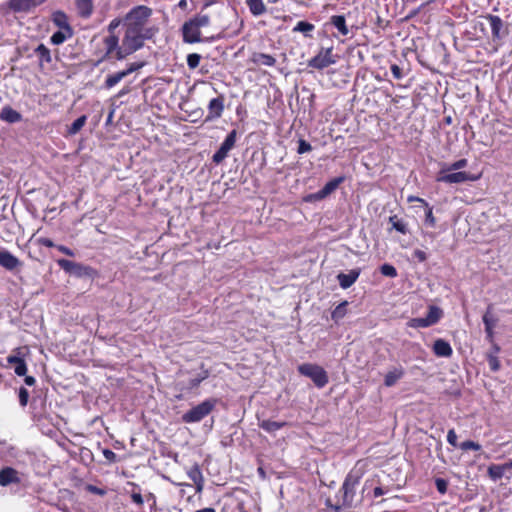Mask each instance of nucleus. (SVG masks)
<instances>
[{"instance_id":"obj_42","label":"nucleus","mask_w":512,"mask_h":512,"mask_svg":"<svg viewBox=\"0 0 512 512\" xmlns=\"http://www.w3.org/2000/svg\"><path fill=\"white\" fill-rule=\"evenodd\" d=\"M467 164H468L467 159L462 158V159H459V160L451 163L450 165H445L443 168L446 170L459 171L460 169L465 168L467 166Z\"/></svg>"},{"instance_id":"obj_14","label":"nucleus","mask_w":512,"mask_h":512,"mask_svg":"<svg viewBox=\"0 0 512 512\" xmlns=\"http://www.w3.org/2000/svg\"><path fill=\"white\" fill-rule=\"evenodd\" d=\"M224 95H219L216 98H213L208 103V114L205 118V122H210L215 119H218L222 116L224 111Z\"/></svg>"},{"instance_id":"obj_54","label":"nucleus","mask_w":512,"mask_h":512,"mask_svg":"<svg viewBox=\"0 0 512 512\" xmlns=\"http://www.w3.org/2000/svg\"><path fill=\"white\" fill-rule=\"evenodd\" d=\"M37 243L39 245H42V246H45V247H48V248H52V247H55L56 248V244L49 238H46V237H40L37 239Z\"/></svg>"},{"instance_id":"obj_8","label":"nucleus","mask_w":512,"mask_h":512,"mask_svg":"<svg viewBox=\"0 0 512 512\" xmlns=\"http://www.w3.org/2000/svg\"><path fill=\"white\" fill-rule=\"evenodd\" d=\"M478 177L464 171H452L442 168L436 177L437 182L446 184H459L475 181Z\"/></svg>"},{"instance_id":"obj_24","label":"nucleus","mask_w":512,"mask_h":512,"mask_svg":"<svg viewBox=\"0 0 512 512\" xmlns=\"http://www.w3.org/2000/svg\"><path fill=\"white\" fill-rule=\"evenodd\" d=\"M75 4L78 10V14L82 18H89L93 13V1L92 0H75Z\"/></svg>"},{"instance_id":"obj_57","label":"nucleus","mask_w":512,"mask_h":512,"mask_svg":"<svg viewBox=\"0 0 512 512\" xmlns=\"http://www.w3.org/2000/svg\"><path fill=\"white\" fill-rule=\"evenodd\" d=\"M390 69H391V73H392V75H393V77L395 79H401L402 78V76H403L402 75V70H401V68L398 65L393 64Z\"/></svg>"},{"instance_id":"obj_39","label":"nucleus","mask_w":512,"mask_h":512,"mask_svg":"<svg viewBox=\"0 0 512 512\" xmlns=\"http://www.w3.org/2000/svg\"><path fill=\"white\" fill-rule=\"evenodd\" d=\"M315 26L312 23H309L307 21H299L296 26L293 28L294 32H302L304 34H307L311 31H313Z\"/></svg>"},{"instance_id":"obj_25","label":"nucleus","mask_w":512,"mask_h":512,"mask_svg":"<svg viewBox=\"0 0 512 512\" xmlns=\"http://www.w3.org/2000/svg\"><path fill=\"white\" fill-rule=\"evenodd\" d=\"M330 23L338 30V32L342 36H347L349 34V29L346 24V19L344 15H333L330 17Z\"/></svg>"},{"instance_id":"obj_6","label":"nucleus","mask_w":512,"mask_h":512,"mask_svg":"<svg viewBox=\"0 0 512 512\" xmlns=\"http://www.w3.org/2000/svg\"><path fill=\"white\" fill-rule=\"evenodd\" d=\"M298 372L313 381L316 387L323 388L329 381L327 372L321 366L304 363L298 366Z\"/></svg>"},{"instance_id":"obj_16","label":"nucleus","mask_w":512,"mask_h":512,"mask_svg":"<svg viewBox=\"0 0 512 512\" xmlns=\"http://www.w3.org/2000/svg\"><path fill=\"white\" fill-rule=\"evenodd\" d=\"M344 180L345 177L340 176L328 181L319 191L311 195V197H313L316 200L326 198L328 195L334 192L339 187V185L344 182Z\"/></svg>"},{"instance_id":"obj_33","label":"nucleus","mask_w":512,"mask_h":512,"mask_svg":"<svg viewBox=\"0 0 512 512\" xmlns=\"http://www.w3.org/2000/svg\"><path fill=\"white\" fill-rule=\"evenodd\" d=\"M442 310L437 306H429L427 315L425 316L426 320L428 321L429 325L432 326L436 324L440 318L442 317Z\"/></svg>"},{"instance_id":"obj_32","label":"nucleus","mask_w":512,"mask_h":512,"mask_svg":"<svg viewBox=\"0 0 512 512\" xmlns=\"http://www.w3.org/2000/svg\"><path fill=\"white\" fill-rule=\"evenodd\" d=\"M34 52L39 57L41 66L43 63H50L52 61L50 50L44 44H39Z\"/></svg>"},{"instance_id":"obj_55","label":"nucleus","mask_w":512,"mask_h":512,"mask_svg":"<svg viewBox=\"0 0 512 512\" xmlns=\"http://www.w3.org/2000/svg\"><path fill=\"white\" fill-rule=\"evenodd\" d=\"M131 499H132V501H133L135 504H137V505H139V506H142V505H143V503H144L143 496L141 495V493H140V492H135V491H133V492L131 493Z\"/></svg>"},{"instance_id":"obj_17","label":"nucleus","mask_w":512,"mask_h":512,"mask_svg":"<svg viewBox=\"0 0 512 512\" xmlns=\"http://www.w3.org/2000/svg\"><path fill=\"white\" fill-rule=\"evenodd\" d=\"M405 376V368L398 364L388 369L384 376V385L386 387H393L396 383Z\"/></svg>"},{"instance_id":"obj_31","label":"nucleus","mask_w":512,"mask_h":512,"mask_svg":"<svg viewBox=\"0 0 512 512\" xmlns=\"http://www.w3.org/2000/svg\"><path fill=\"white\" fill-rule=\"evenodd\" d=\"M73 35L72 30H59L52 34L50 41L53 45H60Z\"/></svg>"},{"instance_id":"obj_41","label":"nucleus","mask_w":512,"mask_h":512,"mask_svg":"<svg viewBox=\"0 0 512 512\" xmlns=\"http://www.w3.org/2000/svg\"><path fill=\"white\" fill-rule=\"evenodd\" d=\"M408 326L411 328H426V327H429L430 325L425 317H420V318H412L408 322Z\"/></svg>"},{"instance_id":"obj_11","label":"nucleus","mask_w":512,"mask_h":512,"mask_svg":"<svg viewBox=\"0 0 512 512\" xmlns=\"http://www.w3.org/2000/svg\"><path fill=\"white\" fill-rule=\"evenodd\" d=\"M237 130L233 129L226 136L225 140L220 145L219 149L213 154L212 161L215 164H220L234 148L237 141Z\"/></svg>"},{"instance_id":"obj_62","label":"nucleus","mask_w":512,"mask_h":512,"mask_svg":"<svg viewBox=\"0 0 512 512\" xmlns=\"http://www.w3.org/2000/svg\"><path fill=\"white\" fill-rule=\"evenodd\" d=\"M485 333H486L487 340L493 343V341H494V328L485 327Z\"/></svg>"},{"instance_id":"obj_59","label":"nucleus","mask_w":512,"mask_h":512,"mask_svg":"<svg viewBox=\"0 0 512 512\" xmlns=\"http://www.w3.org/2000/svg\"><path fill=\"white\" fill-rule=\"evenodd\" d=\"M413 255L420 262H424L427 259L426 253L424 251H422V250H419V249L415 250Z\"/></svg>"},{"instance_id":"obj_64","label":"nucleus","mask_w":512,"mask_h":512,"mask_svg":"<svg viewBox=\"0 0 512 512\" xmlns=\"http://www.w3.org/2000/svg\"><path fill=\"white\" fill-rule=\"evenodd\" d=\"M374 497L378 498L385 494V491L382 487H375L373 491Z\"/></svg>"},{"instance_id":"obj_15","label":"nucleus","mask_w":512,"mask_h":512,"mask_svg":"<svg viewBox=\"0 0 512 512\" xmlns=\"http://www.w3.org/2000/svg\"><path fill=\"white\" fill-rule=\"evenodd\" d=\"M20 473L12 467H4L0 470V486L7 487L11 484H20Z\"/></svg>"},{"instance_id":"obj_36","label":"nucleus","mask_w":512,"mask_h":512,"mask_svg":"<svg viewBox=\"0 0 512 512\" xmlns=\"http://www.w3.org/2000/svg\"><path fill=\"white\" fill-rule=\"evenodd\" d=\"M482 321L485 327L494 328L496 326L497 318L492 314V305L487 307V310L482 317Z\"/></svg>"},{"instance_id":"obj_48","label":"nucleus","mask_w":512,"mask_h":512,"mask_svg":"<svg viewBox=\"0 0 512 512\" xmlns=\"http://www.w3.org/2000/svg\"><path fill=\"white\" fill-rule=\"evenodd\" d=\"M18 396H19L20 405L22 407H25L27 405L28 399H29V392H28V390L26 388H24V387H21L19 389Z\"/></svg>"},{"instance_id":"obj_51","label":"nucleus","mask_w":512,"mask_h":512,"mask_svg":"<svg viewBox=\"0 0 512 512\" xmlns=\"http://www.w3.org/2000/svg\"><path fill=\"white\" fill-rule=\"evenodd\" d=\"M102 453L109 463H115L117 461V455L112 450L106 448L102 450Z\"/></svg>"},{"instance_id":"obj_21","label":"nucleus","mask_w":512,"mask_h":512,"mask_svg":"<svg viewBox=\"0 0 512 512\" xmlns=\"http://www.w3.org/2000/svg\"><path fill=\"white\" fill-rule=\"evenodd\" d=\"M0 119L9 124H14L22 121L21 113L13 109L11 106L6 105L0 111Z\"/></svg>"},{"instance_id":"obj_30","label":"nucleus","mask_w":512,"mask_h":512,"mask_svg":"<svg viewBox=\"0 0 512 512\" xmlns=\"http://www.w3.org/2000/svg\"><path fill=\"white\" fill-rule=\"evenodd\" d=\"M53 22L61 30H72L66 14L62 11H56L53 14Z\"/></svg>"},{"instance_id":"obj_26","label":"nucleus","mask_w":512,"mask_h":512,"mask_svg":"<svg viewBox=\"0 0 512 512\" xmlns=\"http://www.w3.org/2000/svg\"><path fill=\"white\" fill-rule=\"evenodd\" d=\"M245 2L253 16H261L267 11L263 0H246Z\"/></svg>"},{"instance_id":"obj_44","label":"nucleus","mask_w":512,"mask_h":512,"mask_svg":"<svg viewBox=\"0 0 512 512\" xmlns=\"http://www.w3.org/2000/svg\"><path fill=\"white\" fill-rule=\"evenodd\" d=\"M201 60V55L197 53H191L187 56V65L189 69H195L198 67Z\"/></svg>"},{"instance_id":"obj_4","label":"nucleus","mask_w":512,"mask_h":512,"mask_svg":"<svg viewBox=\"0 0 512 512\" xmlns=\"http://www.w3.org/2000/svg\"><path fill=\"white\" fill-rule=\"evenodd\" d=\"M219 400L217 398H208L192 407L182 415L184 423H197L207 417L217 406Z\"/></svg>"},{"instance_id":"obj_63","label":"nucleus","mask_w":512,"mask_h":512,"mask_svg":"<svg viewBox=\"0 0 512 512\" xmlns=\"http://www.w3.org/2000/svg\"><path fill=\"white\" fill-rule=\"evenodd\" d=\"M407 200H408V202L418 201V202L422 203L425 207H428V203L422 198H419L416 196H409Z\"/></svg>"},{"instance_id":"obj_19","label":"nucleus","mask_w":512,"mask_h":512,"mask_svg":"<svg viewBox=\"0 0 512 512\" xmlns=\"http://www.w3.org/2000/svg\"><path fill=\"white\" fill-rule=\"evenodd\" d=\"M361 270L359 268L352 269L348 273H339L337 280L342 289L350 288L359 278Z\"/></svg>"},{"instance_id":"obj_53","label":"nucleus","mask_w":512,"mask_h":512,"mask_svg":"<svg viewBox=\"0 0 512 512\" xmlns=\"http://www.w3.org/2000/svg\"><path fill=\"white\" fill-rule=\"evenodd\" d=\"M121 23H123V19H122V20H121V19H119V18H115V19H113V20L109 23V25H108V27H107V30H108L109 34H115V29H116V28H117Z\"/></svg>"},{"instance_id":"obj_45","label":"nucleus","mask_w":512,"mask_h":512,"mask_svg":"<svg viewBox=\"0 0 512 512\" xmlns=\"http://www.w3.org/2000/svg\"><path fill=\"white\" fill-rule=\"evenodd\" d=\"M487 361H488V364H489V367L490 369L493 371V372H496L500 369V361L498 359V357L495 355V354H488L487 355Z\"/></svg>"},{"instance_id":"obj_60","label":"nucleus","mask_w":512,"mask_h":512,"mask_svg":"<svg viewBox=\"0 0 512 512\" xmlns=\"http://www.w3.org/2000/svg\"><path fill=\"white\" fill-rule=\"evenodd\" d=\"M87 489H88L89 492L97 494V495H100V496H103L106 493L103 489L98 488V487L93 486V485H89Z\"/></svg>"},{"instance_id":"obj_3","label":"nucleus","mask_w":512,"mask_h":512,"mask_svg":"<svg viewBox=\"0 0 512 512\" xmlns=\"http://www.w3.org/2000/svg\"><path fill=\"white\" fill-rule=\"evenodd\" d=\"M153 37L140 31L125 28V34L122 39V51H120L119 56L127 57L133 54L144 46L146 40Z\"/></svg>"},{"instance_id":"obj_23","label":"nucleus","mask_w":512,"mask_h":512,"mask_svg":"<svg viewBox=\"0 0 512 512\" xmlns=\"http://www.w3.org/2000/svg\"><path fill=\"white\" fill-rule=\"evenodd\" d=\"M506 469H510V466H508V462L505 464H501V465L492 464L488 467L487 473H488V476L493 481H498L499 479H501L504 476Z\"/></svg>"},{"instance_id":"obj_27","label":"nucleus","mask_w":512,"mask_h":512,"mask_svg":"<svg viewBox=\"0 0 512 512\" xmlns=\"http://www.w3.org/2000/svg\"><path fill=\"white\" fill-rule=\"evenodd\" d=\"M259 427L268 433H274L287 425L286 422H278L272 420H262L259 422Z\"/></svg>"},{"instance_id":"obj_37","label":"nucleus","mask_w":512,"mask_h":512,"mask_svg":"<svg viewBox=\"0 0 512 512\" xmlns=\"http://www.w3.org/2000/svg\"><path fill=\"white\" fill-rule=\"evenodd\" d=\"M389 221L392 224V227L396 231H398V232H400L402 234H407L408 233V229H407L406 223L403 220L399 219L396 215L389 217Z\"/></svg>"},{"instance_id":"obj_47","label":"nucleus","mask_w":512,"mask_h":512,"mask_svg":"<svg viewBox=\"0 0 512 512\" xmlns=\"http://www.w3.org/2000/svg\"><path fill=\"white\" fill-rule=\"evenodd\" d=\"M311 150H312V146H311L310 143H308L304 139H299V141H298V149H297V152L299 154H304V153H307V152H309Z\"/></svg>"},{"instance_id":"obj_34","label":"nucleus","mask_w":512,"mask_h":512,"mask_svg":"<svg viewBox=\"0 0 512 512\" xmlns=\"http://www.w3.org/2000/svg\"><path fill=\"white\" fill-rule=\"evenodd\" d=\"M348 302L343 301L339 305L335 307V309L331 313V318L335 323H338L341 319H343L347 313Z\"/></svg>"},{"instance_id":"obj_49","label":"nucleus","mask_w":512,"mask_h":512,"mask_svg":"<svg viewBox=\"0 0 512 512\" xmlns=\"http://www.w3.org/2000/svg\"><path fill=\"white\" fill-rule=\"evenodd\" d=\"M425 223L430 227H434L436 224L435 217L433 215L432 207H427V211L425 213Z\"/></svg>"},{"instance_id":"obj_43","label":"nucleus","mask_w":512,"mask_h":512,"mask_svg":"<svg viewBox=\"0 0 512 512\" xmlns=\"http://www.w3.org/2000/svg\"><path fill=\"white\" fill-rule=\"evenodd\" d=\"M380 272L382 275L386 276V277H391V278H394L397 276V270L396 268L391 265V264H383L381 267H380Z\"/></svg>"},{"instance_id":"obj_9","label":"nucleus","mask_w":512,"mask_h":512,"mask_svg":"<svg viewBox=\"0 0 512 512\" xmlns=\"http://www.w3.org/2000/svg\"><path fill=\"white\" fill-rule=\"evenodd\" d=\"M336 63V56L333 55V47L321 48L317 55L308 60V67L323 70Z\"/></svg>"},{"instance_id":"obj_12","label":"nucleus","mask_w":512,"mask_h":512,"mask_svg":"<svg viewBox=\"0 0 512 512\" xmlns=\"http://www.w3.org/2000/svg\"><path fill=\"white\" fill-rule=\"evenodd\" d=\"M105 54L102 59L115 58L117 60H123L125 57H120V51H122V44H119V38L115 34H109L104 38Z\"/></svg>"},{"instance_id":"obj_2","label":"nucleus","mask_w":512,"mask_h":512,"mask_svg":"<svg viewBox=\"0 0 512 512\" xmlns=\"http://www.w3.org/2000/svg\"><path fill=\"white\" fill-rule=\"evenodd\" d=\"M152 15V9L145 5H138L132 8L123 18V26L132 30L154 36L157 29L147 26L149 18Z\"/></svg>"},{"instance_id":"obj_56","label":"nucleus","mask_w":512,"mask_h":512,"mask_svg":"<svg viewBox=\"0 0 512 512\" xmlns=\"http://www.w3.org/2000/svg\"><path fill=\"white\" fill-rule=\"evenodd\" d=\"M56 248L58 251H60L61 253L65 254L67 256H70V257L75 256V252L72 249L68 248L67 246L57 245Z\"/></svg>"},{"instance_id":"obj_20","label":"nucleus","mask_w":512,"mask_h":512,"mask_svg":"<svg viewBox=\"0 0 512 512\" xmlns=\"http://www.w3.org/2000/svg\"><path fill=\"white\" fill-rule=\"evenodd\" d=\"M188 477L195 485L196 493H201L204 489V477L198 464H194L187 471Z\"/></svg>"},{"instance_id":"obj_50","label":"nucleus","mask_w":512,"mask_h":512,"mask_svg":"<svg viewBox=\"0 0 512 512\" xmlns=\"http://www.w3.org/2000/svg\"><path fill=\"white\" fill-rule=\"evenodd\" d=\"M436 488L439 493L445 494L447 492L448 483L442 478H437L435 481Z\"/></svg>"},{"instance_id":"obj_7","label":"nucleus","mask_w":512,"mask_h":512,"mask_svg":"<svg viewBox=\"0 0 512 512\" xmlns=\"http://www.w3.org/2000/svg\"><path fill=\"white\" fill-rule=\"evenodd\" d=\"M57 265L67 274L73 275L78 278L89 277L93 278L96 276L97 271L91 266L84 265L79 262H74L67 259H58Z\"/></svg>"},{"instance_id":"obj_40","label":"nucleus","mask_w":512,"mask_h":512,"mask_svg":"<svg viewBox=\"0 0 512 512\" xmlns=\"http://www.w3.org/2000/svg\"><path fill=\"white\" fill-rule=\"evenodd\" d=\"M195 24L201 29L202 27H207L210 24V16L208 14H197L193 18H191Z\"/></svg>"},{"instance_id":"obj_22","label":"nucleus","mask_w":512,"mask_h":512,"mask_svg":"<svg viewBox=\"0 0 512 512\" xmlns=\"http://www.w3.org/2000/svg\"><path fill=\"white\" fill-rule=\"evenodd\" d=\"M433 352L438 357H450L453 350L449 342L444 339H437L433 344Z\"/></svg>"},{"instance_id":"obj_61","label":"nucleus","mask_w":512,"mask_h":512,"mask_svg":"<svg viewBox=\"0 0 512 512\" xmlns=\"http://www.w3.org/2000/svg\"><path fill=\"white\" fill-rule=\"evenodd\" d=\"M146 501L151 503L150 508L153 509L156 506V496L153 493H148L146 495Z\"/></svg>"},{"instance_id":"obj_38","label":"nucleus","mask_w":512,"mask_h":512,"mask_svg":"<svg viewBox=\"0 0 512 512\" xmlns=\"http://www.w3.org/2000/svg\"><path fill=\"white\" fill-rule=\"evenodd\" d=\"M86 116L83 115V116H80L79 118H77L76 120H74V122L71 124V126L69 127V130L68 132L71 134V135H74L76 133H78L82 127L85 125L86 123Z\"/></svg>"},{"instance_id":"obj_58","label":"nucleus","mask_w":512,"mask_h":512,"mask_svg":"<svg viewBox=\"0 0 512 512\" xmlns=\"http://www.w3.org/2000/svg\"><path fill=\"white\" fill-rule=\"evenodd\" d=\"M142 64L132 63L127 69L123 70V73H125V76L127 77L137 69L141 68Z\"/></svg>"},{"instance_id":"obj_10","label":"nucleus","mask_w":512,"mask_h":512,"mask_svg":"<svg viewBox=\"0 0 512 512\" xmlns=\"http://www.w3.org/2000/svg\"><path fill=\"white\" fill-rule=\"evenodd\" d=\"M484 18L489 22L493 42L501 41L508 35V27L498 15L487 14Z\"/></svg>"},{"instance_id":"obj_35","label":"nucleus","mask_w":512,"mask_h":512,"mask_svg":"<svg viewBox=\"0 0 512 512\" xmlns=\"http://www.w3.org/2000/svg\"><path fill=\"white\" fill-rule=\"evenodd\" d=\"M125 73H123V71H119L117 73H114V74H111V75H108L106 77V80L104 82V87L106 89H111L112 87H114L115 85H117L123 78H125Z\"/></svg>"},{"instance_id":"obj_29","label":"nucleus","mask_w":512,"mask_h":512,"mask_svg":"<svg viewBox=\"0 0 512 512\" xmlns=\"http://www.w3.org/2000/svg\"><path fill=\"white\" fill-rule=\"evenodd\" d=\"M253 62L258 65L272 67L276 64V59L270 54L256 53L253 56Z\"/></svg>"},{"instance_id":"obj_52","label":"nucleus","mask_w":512,"mask_h":512,"mask_svg":"<svg viewBox=\"0 0 512 512\" xmlns=\"http://www.w3.org/2000/svg\"><path fill=\"white\" fill-rule=\"evenodd\" d=\"M447 442L453 446L456 447L458 445L457 443V434L454 429H450L447 433Z\"/></svg>"},{"instance_id":"obj_13","label":"nucleus","mask_w":512,"mask_h":512,"mask_svg":"<svg viewBox=\"0 0 512 512\" xmlns=\"http://www.w3.org/2000/svg\"><path fill=\"white\" fill-rule=\"evenodd\" d=\"M182 37L185 43H198L201 42L200 28L195 24L192 19L186 21L182 26Z\"/></svg>"},{"instance_id":"obj_1","label":"nucleus","mask_w":512,"mask_h":512,"mask_svg":"<svg viewBox=\"0 0 512 512\" xmlns=\"http://www.w3.org/2000/svg\"><path fill=\"white\" fill-rule=\"evenodd\" d=\"M363 473L360 470L352 469L342 484L339 491L340 497L337 496V501L332 502L330 498L326 500V506L331 512H339L342 508H351L354 504L356 495V488L360 483Z\"/></svg>"},{"instance_id":"obj_5","label":"nucleus","mask_w":512,"mask_h":512,"mask_svg":"<svg viewBox=\"0 0 512 512\" xmlns=\"http://www.w3.org/2000/svg\"><path fill=\"white\" fill-rule=\"evenodd\" d=\"M209 374V371L204 368L203 364L199 369L181 371L180 375L183 379L179 381L178 385L182 391H192L206 380Z\"/></svg>"},{"instance_id":"obj_46","label":"nucleus","mask_w":512,"mask_h":512,"mask_svg":"<svg viewBox=\"0 0 512 512\" xmlns=\"http://www.w3.org/2000/svg\"><path fill=\"white\" fill-rule=\"evenodd\" d=\"M459 447L463 451H467V450L479 451L481 449V445L472 440H467V441L462 442Z\"/></svg>"},{"instance_id":"obj_28","label":"nucleus","mask_w":512,"mask_h":512,"mask_svg":"<svg viewBox=\"0 0 512 512\" xmlns=\"http://www.w3.org/2000/svg\"><path fill=\"white\" fill-rule=\"evenodd\" d=\"M8 362L14 364V372L18 376H24L27 372V365L25 361L17 356H9Z\"/></svg>"},{"instance_id":"obj_18","label":"nucleus","mask_w":512,"mask_h":512,"mask_svg":"<svg viewBox=\"0 0 512 512\" xmlns=\"http://www.w3.org/2000/svg\"><path fill=\"white\" fill-rule=\"evenodd\" d=\"M0 266L13 271L21 266V261L8 250H0Z\"/></svg>"}]
</instances>
